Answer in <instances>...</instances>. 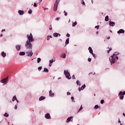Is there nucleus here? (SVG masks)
<instances>
[{
    "label": "nucleus",
    "mask_w": 125,
    "mask_h": 125,
    "mask_svg": "<svg viewBox=\"0 0 125 125\" xmlns=\"http://www.w3.org/2000/svg\"><path fill=\"white\" fill-rule=\"evenodd\" d=\"M33 6H34V7H36V6H37V3H36V2L34 3Z\"/></svg>",
    "instance_id": "09e8293b"
},
{
    "label": "nucleus",
    "mask_w": 125,
    "mask_h": 125,
    "mask_svg": "<svg viewBox=\"0 0 125 125\" xmlns=\"http://www.w3.org/2000/svg\"><path fill=\"white\" fill-rule=\"evenodd\" d=\"M63 58H66V54H63Z\"/></svg>",
    "instance_id": "49530a36"
},
{
    "label": "nucleus",
    "mask_w": 125,
    "mask_h": 125,
    "mask_svg": "<svg viewBox=\"0 0 125 125\" xmlns=\"http://www.w3.org/2000/svg\"><path fill=\"white\" fill-rule=\"evenodd\" d=\"M53 62H54V60L53 59H52L49 61V62L51 63L52 64L53 63Z\"/></svg>",
    "instance_id": "473e14b6"
},
{
    "label": "nucleus",
    "mask_w": 125,
    "mask_h": 125,
    "mask_svg": "<svg viewBox=\"0 0 125 125\" xmlns=\"http://www.w3.org/2000/svg\"><path fill=\"white\" fill-rule=\"evenodd\" d=\"M3 32H5V29H2L1 30V33Z\"/></svg>",
    "instance_id": "5fc2aeb1"
},
{
    "label": "nucleus",
    "mask_w": 125,
    "mask_h": 125,
    "mask_svg": "<svg viewBox=\"0 0 125 125\" xmlns=\"http://www.w3.org/2000/svg\"><path fill=\"white\" fill-rule=\"evenodd\" d=\"M69 44V38H67L65 42V45H67V44Z\"/></svg>",
    "instance_id": "cd10ccee"
},
{
    "label": "nucleus",
    "mask_w": 125,
    "mask_h": 125,
    "mask_svg": "<svg viewBox=\"0 0 125 125\" xmlns=\"http://www.w3.org/2000/svg\"><path fill=\"white\" fill-rule=\"evenodd\" d=\"M72 78L73 79H75V75H73Z\"/></svg>",
    "instance_id": "e2e57ef3"
},
{
    "label": "nucleus",
    "mask_w": 125,
    "mask_h": 125,
    "mask_svg": "<svg viewBox=\"0 0 125 125\" xmlns=\"http://www.w3.org/2000/svg\"><path fill=\"white\" fill-rule=\"evenodd\" d=\"M123 115L124 116V117H125V113H123Z\"/></svg>",
    "instance_id": "69168bd1"
},
{
    "label": "nucleus",
    "mask_w": 125,
    "mask_h": 125,
    "mask_svg": "<svg viewBox=\"0 0 125 125\" xmlns=\"http://www.w3.org/2000/svg\"><path fill=\"white\" fill-rule=\"evenodd\" d=\"M101 104H103V103H104V101L103 100H102L101 101Z\"/></svg>",
    "instance_id": "a18cd8bd"
},
{
    "label": "nucleus",
    "mask_w": 125,
    "mask_h": 125,
    "mask_svg": "<svg viewBox=\"0 0 125 125\" xmlns=\"http://www.w3.org/2000/svg\"><path fill=\"white\" fill-rule=\"evenodd\" d=\"M98 108H99V106H98V105H96L95 106V109H98Z\"/></svg>",
    "instance_id": "4c0bfd02"
},
{
    "label": "nucleus",
    "mask_w": 125,
    "mask_h": 125,
    "mask_svg": "<svg viewBox=\"0 0 125 125\" xmlns=\"http://www.w3.org/2000/svg\"><path fill=\"white\" fill-rule=\"evenodd\" d=\"M26 54H27V56H29V57H32L33 56V54H34V53H33L32 51H27L26 52Z\"/></svg>",
    "instance_id": "0eeeda50"
},
{
    "label": "nucleus",
    "mask_w": 125,
    "mask_h": 125,
    "mask_svg": "<svg viewBox=\"0 0 125 125\" xmlns=\"http://www.w3.org/2000/svg\"><path fill=\"white\" fill-rule=\"evenodd\" d=\"M76 83L78 85H79L80 86L81 85V82L79 81H77Z\"/></svg>",
    "instance_id": "c85d7f7f"
},
{
    "label": "nucleus",
    "mask_w": 125,
    "mask_h": 125,
    "mask_svg": "<svg viewBox=\"0 0 125 125\" xmlns=\"http://www.w3.org/2000/svg\"><path fill=\"white\" fill-rule=\"evenodd\" d=\"M59 42H62V39H60L59 40Z\"/></svg>",
    "instance_id": "680f3d73"
},
{
    "label": "nucleus",
    "mask_w": 125,
    "mask_h": 125,
    "mask_svg": "<svg viewBox=\"0 0 125 125\" xmlns=\"http://www.w3.org/2000/svg\"><path fill=\"white\" fill-rule=\"evenodd\" d=\"M125 33V30L124 29H120L117 32L118 34H123Z\"/></svg>",
    "instance_id": "dca6fc26"
},
{
    "label": "nucleus",
    "mask_w": 125,
    "mask_h": 125,
    "mask_svg": "<svg viewBox=\"0 0 125 125\" xmlns=\"http://www.w3.org/2000/svg\"><path fill=\"white\" fill-rule=\"evenodd\" d=\"M76 25H77V21L73 22V23H72V27H75V26H76Z\"/></svg>",
    "instance_id": "7c9ffc66"
},
{
    "label": "nucleus",
    "mask_w": 125,
    "mask_h": 125,
    "mask_svg": "<svg viewBox=\"0 0 125 125\" xmlns=\"http://www.w3.org/2000/svg\"><path fill=\"white\" fill-rule=\"evenodd\" d=\"M73 119V117H68V119L66 120V123H69L71 121V119Z\"/></svg>",
    "instance_id": "4be33fe9"
},
{
    "label": "nucleus",
    "mask_w": 125,
    "mask_h": 125,
    "mask_svg": "<svg viewBox=\"0 0 125 125\" xmlns=\"http://www.w3.org/2000/svg\"><path fill=\"white\" fill-rule=\"evenodd\" d=\"M88 50H89L90 53H91V54L93 53V50H92V48H91V47H89L88 48Z\"/></svg>",
    "instance_id": "412c9836"
},
{
    "label": "nucleus",
    "mask_w": 125,
    "mask_h": 125,
    "mask_svg": "<svg viewBox=\"0 0 125 125\" xmlns=\"http://www.w3.org/2000/svg\"><path fill=\"white\" fill-rule=\"evenodd\" d=\"M42 0H39V4H41V2H42Z\"/></svg>",
    "instance_id": "8fccbe9b"
},
{
    "label": "nucleus",
    "mask_w": 125,
    "mask_h": 125,
    "mask_svg": "<svg viewBox=\"0 0 125 125\" xmlns=\"http://www.w3.org/2000/svg\"><path fill=\"white\" fill-rule=\"evenodd\" d=\"M83 110V105H81L80 108L79 109L78 112H80V111H82Z\"/></svg>",
    "instance_id": "f704fd0d"
},
{
    "label": "nucleus",
    "mask_w": 125,
    "mask_h": 125,
    "mask_svg": "<svg viewBox=\"0 0 125 125\" xmlns=\"http://www.w3.org/2000/svg\"><path fill=\"white\" fill-rule=\"evenodd\" d=\"M60 2V0H56L55 3V4H57L58 5V4H59Z\"/></svg>",
    "instance_id": "393cba45"
},
{
    "label": "nucleus",
    "mask_w": 125,
    "mask_h": 125,
    "mask_svg": "<svg viewBox=\"0 0 125 125\" xmlns=\"http://www.w3.org/2000/svg\"><path fill=\"white\" fill-rule=\"evenodd\" d=\"M85 88V84H83V85H82L81 87H79V91H81V90H83V89H84V88Z\"/></svg>",
    "instance_id": "9b49d317"
},
{
    "label": "nucleus",
    "mask_w": 125,
    "mask_h": 125,
    "mask_svg": "<svg viewBox=\"0 0 125 125\" xmlns=\"http://www.w3.org/2000/svg\"><path fill=\"white\" fill-rule=\"evenodd\" d=\"M49 30H52V25L51 24L50 25Z\"/></svg>",
    "instance_id": "79ce46f5"
},
{
    "label": "nucleus",
    "mask_w": 125,
    "mask_h": 125,
    "mask_svg": "<svg viewBox=\"0 0 125 125\" xmlns=\"http://www.w3.org/2000/svg\"><path fill=\"white\" fill-rule=\"evenodd\" d=\"M110 39V37H108V38H107V40H109Z\"/></svg>",
    "instance_id": "0e129e2a"
},
{
    "label": "nucleus",
    "mask_w": 125,
    "mask_h": 125,
    "mask_svg": "<svg viewBox=\"0 0 125 125\" xmlns=\"http://www.w3.org/2000/svg\"><path fill=\"white\" fill-rule=\"evenodd\" d=\"M41 61H42V59H41V58H38L37 59V62L40 63V62H41Z\"/></svg>",
    "instance_id": "c756f323"
},
{
    "label": "nucleus",
    "mask_w": 125,
    "mask_h": 125,
    "mask_svg": "<svg viewBox=\"0 0 125 125\" xmlns=\"http://www.w3.org/2000/svg\"><path fill=\"white\" fill-rule=\"evenodd\" d=\"M53 36L55 37V38H57L58 37H61V35L58 33H54L53 34Z\"/></svg>",
    "instance_id": "f8f14e48"
},
{
    "label": "nucleus",
    "mask_w": 125,
    "mask_h": 125,
    "mask_svg": "<svg viewBox=\"0 0 125 125\" xmlns=\"http://www.w3.org/2000/svg\"><path fill=\"white\" fill-rule=\"evenodd\" d=\"M66 37H70V34H69L68 33L66 35Z\"/></svg>",
    "instance_id": "4d7b16f0"
},
{
    "label": "nucleus",
    "mask_w": 125,
    "mask_h": 125,
    "mask_svg": "<svg viewBox=\"0 0 125 125\" xmlns=\"http://www.w3.org/2000/svg\"><path fill=\"white\" fill-rule=\"evenodd\" d=\"M64 74L66 78L68 79V80H70V79L72 78V77H71V74H70V72L68 71V70H65L64 71Z\"/></svg>",
    "instance_id": "20e7f679"
},
{
    "label": "nucleus",
    "mask_w": 125,
    "mask_h": 125,
    "mask_svg": "<svg viewBox=\"0 0 125 125\" xmlns=\"http://www.w3.org/2000/svg\"><path fill=\"white\" fill-rule=\"evenodd\" d=\"M71 100L72 102H75V98H74V97H71Z\"/></svg>",
    "instance_id": "72a5a7b5"
},
{
    "label": "nucleus",
    "mask_w": 125,
    "mask_h": 125,
    "mask_svg": "<svg viewBox=\"0 0 125 125\" xmlns=\"http://www.w3.org/2000/svg\"><path fill=\"white\" fill-rule=\"evenodd\" d=\"M81 2H82L83 5H84L85 4L83 0H82Z\"/></svg>",
    "instance_id": "58836bf2"
},
{
    "label": "nucleus",
    "mask_w": 125,
    "mask_h": 125,
    "mask_svg": "<svg viewBox=\"0 0 125 125\" xmlns=\"http://www.w3.org/2000/svg\"><path fill=\"white\" fill-rule=\"evenodd\" d=\"M44 10H46V9H48V8H43Z\"/></svg>",
    "instance_id": "052dcab7"
},
{
    "label": "nucleus",
    "mask_w": 125,
    "mask_h": 125,
    "mask_svg": "<svg viewBox=\"0 0 125 125\" xmlns=\"http://www.w3.org/2000/svg\"><path fill=\"white\" fill-rule=\"evenodd\" d=\"M119 95L120 96V99L123 100V99H124V95H125V91L123 92L121 91L119 93Z\"/></svg>",
    "instance_id": "39448f33"
},
{
    "label": "nucleus",
    "mask_w": 125,
    "mask_h": 125,
    "mask_svg": "<svg viewBox=\"0 0 125 125\" xmlns=\"http://www.w3.org/2000/svg\"><path fill=\"white\" fill-rule=\"evenodd\" d=\"M88 61H89V62H90V61H91V58H89L88 59Z\"/></svg>",
    "instance_id": "864d4df0"
},
{
    "label": "nucleus",
    "mask_w": 125,
    "mask_h": 125,
    "mask_svg": "<svg viewBox=\"0 0 125 125\" xmlns=\"http://www.w3.org/2000/svg\"><path fill=\"white\" fill-rule=\"evenodd\" d=\"M4 117H6V118H8V117L9 116L8 113H5V114H3Z\"/></svg>",
    "instance_id": "a878e982"
},
{
    "label": "nucleus",
    "mask_w": 125,
    "mask_h": 125,
    "mask_svg": "<svg viewBox=\"0 0 125 125\" xmlns=\"http://www.w3.org/2000/svg\"><path fill=\"white\" fill-rule=\"evenodd\" d=\"M109 50H107V53H109L110 51L112 50V48H108Z\"/></svg>",
    "instance_id": "ea45409f"
},
{
    "label": "nucleus",
    "mask_w": 125,
    "mask_h": 125,
    "mask_svg": "<svg viewBox=\"0 0 125 125\" xmlns=\"http://www.w3.org/2000/svg\"><path fill=\"white\" fill-rule=\"evenodd\" d=\"M50 39H52V36L51 35H48L47 37V41H49Z\"/></svg>",
    "instance_id": "5701e85b"
},
{
    "label": "nucleus",
    "mask_w": 125,
    "mask_h": 125,
    "mask_svg": "<svg viewBox=\"0 0 125 125\" xmlns=\"http://www.w3.org/2000/svg\"><path fill=\"white\" fill-rule=\"evenodd\" d=\"M58 7V5H57V4H54V11H56L57 10Z\"/></svg>",
    "instance_id": "2eb2a0df"
},
{
    "label": "nucleus",
    "mask_w": 125,
    "mask_h": 125,
    "mask_svg": "<svg viewBox=\"0 0 125 125\" xmlns=\"http://www.w3.org/2000/svg\"><path fill=\"white\" fill-rule=\"evenodd\" d=\"M109 25L114 27L115 26V22L113 21H109Z\"/></svg>",
    "instance_id": "a211bd4d"
},
{
    "label": "nucleus",
    "mask_w": 125,
    "mask_h": 125,
    "mask_svg": "<svg viewBox=\"0 0 125 125\" xmlns=\"http://www.w3.org/2000/svg\"><path fill=\"white\" fill-rule=\"evenodd\" d=\"M45 118L47 120H50V119H51V116H50V114L49 113H47L45 114Z\"/></svg>",
    "instance_id": "1a4fd4ad"
},
{
    "label": "nucleus",
    "mask_w": 125,
    "mask_h": 125,
    "mask_svg": "<svg viewBox=\"0 0 125 125\" xmlns=\"http://www.w3.org/2000/svg\"><path fill=\"white\" fill-rule=\"evenodd\" d=\"M16 49L18 51H19L21 49V45L17 44L16 45Z\"/></svg>",
    "instance_id": "9d476101"
},
{
    "label": "nucleus",
    "mask_w": 125,
    "mask_h": 125,
    "mask_svg": "<svg viewBox=\"0 0 125 125\" xmlns=\"http://www.w3.org/2000/svg\"><path fill=\"white\" fill-rule=\"evenodd\" d=\"M61 57L62 58H63V53H62V54H61Z\"/></svg>",
    "instance_id": "13d9d810"
},
{
    "label": "nucleus",
    "mask_w": 125,
    "mask_h": 125,
    "mask_svg": "<svg viewBox=\"0 0 125 125\" xmlns=\"http://www.w3.org/2000/svg\"><path fill=\"white\" fill-rule=\"evenodd\" d=\"M1 55L3 58H4L6 57V53H5L4 51H2L1 53Z\"/></svg>",
    "instance_id": "ddd939ff"
},
{
    "label": "nucleus",
    "mask_w": 125,
    "mask_h": 125,
    "mask_svg": "<svg viewBox=\"0 0 125 125\" xmlns=\"http://www.w3.org/2000/svg\"><path fill=\"white\" fill-rule=\"evenodd\" d=\"M42 66H39V67H38V70H39V71H41V70H42Z\"/></svg>",
    "instance_id": "e433bc0d"
},
{
    "label": "nucleus",
    "mask_w": 125,
    "mask_h": 125,
    "mask_svg": "<svg viewBox=\"0 0 125 125\" xmlns=\"http://www.w3.org/2000/svg\"><path fill=\"white\" fill-rule=\"evenodd\" d=\"M118 123H119V124H120V123H121V121L119 120V121H118Z\"/></svg>",
    "instance_id": "338daca9"
},
{
    "label": "nucleus",
    "mask_w": 125,
    "mask_h": 125,
    "mask_svg": "<svg viewBox=\"0 0 125 125\" xmlns=\"http://www.w3.org/2000/svg\"><path fill=\"white\" fill-rule=\"evenodd\" d=\"M25 52H20L19 53V55L20 56H24V55H25Z\"/></svg>",
    "instance_id": "aec40b11"
},
{
    "label": "nucleus",
    "mask_w": 125,
    "mask_h": 125,
    "mask_svg": "<svg viewBox=\"0 0 125 125\" xmlns=\"http://www.w3.org/2000/svg\"><path fill=\"white\" fill-rule=\"evenodd\" d=\"M49 67H51V66H52V63H51V62H49Z\"/></svg>",
    "instance_id": "3c124183"
},
{
    "label": "nucleus",
    "mask_w": 125,
    "mask_h": 125,
    "mask_svg": "<svg viewBox=\"0 0 125 125\" xmlns=\"http://www.w3.org/2000/svg\"><path fill=\"white\" fill-rule=\"evenodd\" d=\"M44 99H45V97L42 96L39 98V101H42V100H44Z\"/></svg>",
    "instance_id": "f3484780"
},
{
    "label": "nucleus",
    "mask_w": 125,
    "mask_h": 125,
    "mask_svg": "<svg viewBox=\"0 0 125 125\" xmlns=\"http://www.w3.org/2000/svg\"><path fill=\"white\" fill-rule=\"evenodd\" d=\"M17 108H18L17 105H16L15 106L14 109H15V110H17Z\"/></svg>",
    "instance_id": "37998d69"
},
{
    "label": "nucleus",
    "mask_w": 125,
    "mask_h": 125,
    "mask_svg": "<svg viewBox=\"0 0 125 125\" xmlns=\"http://www.w3.org/2000/svg\"><path fill=\"white\" fill-rule=\"evenodd\" d=\"M54 93L52 92V90H50L49 91V97H54Z\"/></svg>",
    "instance_id": "6e6552de"
},
{
    "label": "nucleus",
    "mask_w": 125,
    "mask_h": 125,
    "mask_svg": "<svg viewBox=\"0 0 125 125\" xmlns=\"http://www.w3.org/2000/svg\"><path fill=\"white\" fill-rule=\"evenodd\" d=\"M26 38H27L26 42H35V40L34 39V37H33L32 33H30V35H27Z\"/></svg>",
    "instance_id": "7ed1b4c3"
},
{
    "label": "nucleus",
    "mask_w": 125,
    "mask_h": 125,
    "mask_svg": "<svg viewBox=\"0 0 125 125\" xmlns=\"http://www.w3.org/2000/svg\"><path fill=\"white\" fill-rule=\"evenodd\" d=\"M18 13L19 14V15H24V10H19L18 11Z\"/></svg>",
    "instance_id": "4468645a"
},
{
    "label": "nucleus",
    "mask_w": 125,
    "mask_h": 125,
    "mask_svg": "<svg viewBox=\"0 0 125 125\" xmlns=\"http://www.w3.org/2000/svg\"><path fill=\"white\" fill-rule=\"evenodd\" d=\"M95 28H96L97 29V30H98V29H99V25L96 26Z\"/></svg>",
    "instance_id": "de8ad7c7"
},
{
    "label": "nucleus",
    "mask_w": 125,
    "mask_h": 125,
    "mask_svg": "<svg viewBox=\"0 0 125 125\" xmlns=\"http://www.w3.org/2000/svg\"><path fill=\"white\" fill-rule=\"evenodd\" d=\"M67 95H71V93L68 92L67 93Z\"/></svg>",
    "instance_id": "603ef678"
},
{
    "label": "nucleus",
    "mask_w": 125,
    "mask_h": 125,
    "mask_svg": "<svg viewBox=\"0 0 125 125\" xmlns=\"http://www.w3.org/2000/svg\"><path fill=\"white\" fill-rule=\"evenodd\" d=\"M31 42L29 41H26L25 43V47L26 49H29V50L33 48V45L32 44Z\"/></svg>",
    "instance_id": "f03ea898"
},
{
    "label": "nucleus",
    "mask_w": 125,
    "mask_h": 125,
    "mask_svg": "<svg viewBox=\"0 0 125 125\" xmlns=\"http://www.w3.org/2000/svg\"><path fill=\"white\" fill-rule=\"evenodd\" d=\"M8 82V77L0 81V83H2L4 84H6V83H7Z\"/></svg>",
    "instance_id": "423d86ee"
},
{
    "label": "nucleus",
    "mask_w": 125,
    "mask_h": 125,
    "mask_svg": "<svg viewBox=\"0 0 125 125\" xmlns=\"http://www.w3.org/2000/svg\"><path fill=\"white\" fill-rule=\"evenodd\" d=\"M32 12H33V11L32 10V9H30V10L28 11V13L29 14H32Z\"/></svg>",
    "instance_id": "2f4dec72"
},
{
    "label": "nucleus",
    "mask_w": 125,
    "mask_h": 125,
    "mask_svg": "<svg viewBox=\"0 0 125 125\" xmlns=\"http://www.w3.org/2000/svg\"><path fill=\"white\" fill-rule=\"evenodd\" d=\"M2 37H3V35L2 34H0V38H1Z\"/></svg>",
    "instance_id": "6e6d98bb"
},
{
    "label": "nucleus",
    "mask_w": 125,
    "mask_h": 125,
    "mask_svg": "<svg viewBox=\"0 0 125 125\" xmlns=\"http://www.w3.org/2000/svg\"><path fill=\"white\" fill-rule=\"evenodd\" d=\"M63 12L64 13L65 16H67V15H68V13L67 12H66L65 11Z\"/></svg>",
    "instance_id": "a19ab883"
},
{
    "label": "nucleus",
    "mask_w": 125,
    "mask_h": 125,
    "mask_svg": "<svg viewBox=\"0 0 125 125\" xmlns=\"http://www.w3.org/2000/svg\"><path fill=\"white\" fill-rule=\"evenodd\" d=\"M117 55H119V53L115 52L109 58V61L111 63L114 64L116 62V61L119 59Z\"/></svg>",
    "instance_id": "f257e3e1"
},
{
    "label": "nucleus",
    "mask_w": 125,
    "mask_h": 125,
    "mask_svg": "<svg viewBox=\"0 0 125 125\" xmlns=\"http://www.w3.org/2000/svg\"><path fill=\"white\" fill-rule=\"evenodd\" d=\"M55 20L56 21H59L60 20V17H59V18H57L55 19Z\"/></svg>",
    "instance_id": "c9c22d12"
},
{
    "label": "nucleus",
    "mask_w": 125,
    "mask_h": 125,
    "mask_svg": "<svg viewBox=\"0 0 125 125\" xmlns=\"http://www.w3.org/2000/svg\"><path fill=\"white\" fill-rule=\"evenodd\" d=\"M15 100H17V97H16V96L15 95L13 97L12 101H13V102H14L15 101Z\"/></svg>",
    "instance_id": "6ab92c4d"
},
{
    "label": "nucleus",
    "mask_w": 125,
    "mask_h": 125,
    "mask_svg": "<svg viewBox=\"0 0 125 125\" xmlns=\"http://www.w3.org/2000/svg\"><path fill=\"white\" fill-rule=\"evenodd\" d=\"M96 34H98V31H97Z\"/></svg>",
    "instance_id": "774afa93"
},
{
    "label": "nucleus",
    "mask_w": 125,
    "mask_h": 125,
    "mask_svg": "<svg viewBox=\"0 0 125 125\" xmlns=\"http://www.w3.org/2000/svg\"><path fill=\"white\" fill-rule=\"evenodd\" d=\"M16 101L17 102V103H19V101H18V100L17 99L16 100Z\"/></svg>",
    "instance_id": "bf43d9fd"
},
{
    "label": "nucleus",
    "mask_w": 125,
    "mask_h": 125,
    "mask_svg": "<svg viewBox=\"0 0 125 125\" xmlns=\"http://www.w3.org/2000/svg\"><path fill=\"white\" fill-rule=\"evenodd\" d=\"M92 54L93 57H94V58H96V56H95V54H93V53H92Z\"/></svg>",
    "instance_id": "c03bdc74"
},
{
    "label": "nucleus",
    "mask_w": 125,
    "mask_h": 125,
    "mask_svg": "<svg viewBox=\"0 0 125 125\" xmlns=\"http://www.w3.org/2000/svg\"><path fill=\"white\" fill-rule=\"evenodd\" d=\"M43 72H45V73H48L49 72L48 69H47V68L44 67Z\"/></svg>",
    "instance_id": "b1692460"
},
{
    "label": "nucleus",
    "mask_w": 125,
    "mask_h": 125,
    "mask_svg": "<svg viewBox=\"0 0 125 125\" xmlns=\"http://www.w3.org/2000/svg\"><path fill=\"white\" fill-rule=\"evenodd\" d=\"M105 21H109V16H106L105 18Z\"/></svg>",
    "instance_id": "bb28decb"
}]
</instances>
